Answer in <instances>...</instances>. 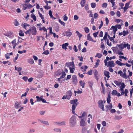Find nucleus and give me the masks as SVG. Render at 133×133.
Masks as SVG:
<instances>
[{"instance_id":"f257e3e1","label":"nucleus","mask_w":133,"mask_h":133,"mask_svg":"<svg viewBox=\"0 0 133 133\" xmlns=\"http://www.w3.org/2000/svg\"><path fill=\"white\" fill-rule=\"evenodd\" d=\"M76 117L74 115H72L69 119V125L70 127H72L76 124Z\"/></svg>"},{"instance_id":"f03ea898","label":"nucleus","mask_w":133,"mask_h":133,"mask_svg":"<svg viewBox=\"0 0 133 133\" xmlns=\"http://www.w3.org/2000/svg\"><path fill=\"white\" fill-rule=\"evenodd\" d=\"M77 100L76 99H75L74 100H71L70 101V103L73 104L72 107V111L73 114H75V108L77 106L76 103L77 102Z\"/></svg>"},{"instance_id":"7ed1b4c3","label":"nucleus","mask_w":133,"mask_h":133,"mask_svg":"<svg viewBox=\"0 0 133 133\" xmlns=\"http://www.w3.org/2000/svg\"><path fill=\"white\" fill-rule=\"evenodd\" d=\"M29 30L30 31V34L35 35L36 34L37 31L36 29L34 26L30 27Z\"/></svg>"},{"instance_id":"20e7f679","label":"nucleus","mask_w":133,"mask_h":133,"mask_svg":"<svg viewBox=\"0 0 133 133\" xmlns=\"http://www.w3.org/2000/svg\"><path fill=\"white\" fill-rule=\"evenodd\" d=\"M103 101L102 100H99L98 102V107L100 108H101V109L103 111H104L105 110L104 108V105L103 104Z\"/></svg>"},{"instance_id":"39448f33","label":"nucleus","mask_w":133,"mask_h":133,"mask_svg":"<svg viewBox=\"0 0 133 133\" xmlns=\"http://www.w3.org/2000/svg\"><path fill=\"white\" fill-rule=\"evenodd\" d=\"M72 82L75 85H76L78 82L76 76L75 75H73L72 76Z\"/></svg>"},{"instance_id":"423d86ee","label":"nucleus","mask_w":133,"mask_h":133,"mask_svg":"<svg viewBox=\"0 0 133 133\" xmlns=\"http://www.w3.org/2000/svg\"><path fill=\"white\" fill-rule=\"evenodd\" d=\"M72 95V93L70 90L66 92V96L67 97V99H70Z\"/></svg>"},{"instance_id":"0eeeda50","label":"nucleus","mask_w":133,"mask_h":133,"mask_svg":"<svg viewBox=\"0 0 133 133\" xmlns=\"http://www.w3.org/2000/svg\"><path fill=\"white\" fill-rule=\"evenodd\" d=\"M117 46H118L121 50L126 48L125 42H124V44L122 43L120 44H117Z\"/></svg>"},{"instance_id":"6e6552de","label":"nucleus","mask_w":133,"mask_h":133,"mask_svg":"<svg viewBox=\"0 0 133 133\" xmlns=\"http://www.w3.org/2000/svg\"><path fill=\"white\" fill-rule=\"evenodd\" d=\"M57 124L58 125H66V121H65L62 122H56L54 123Z\"/></svg>"},{"instance_id":"1a4fd4ad","label":"nucleus","mask_w":133,"mask_h":133,"mask_svg":"<svg viewBox=\"0 0 133 133\" xmlns=\"http://www.w3.org/2000/svg\"><path fill=\"white\" fill-rule=\"evenodd\" d=\"M115 64L114 63L113 61H109L108 62V64L107 66H110V67H114V66Z\"/></svg>"},{"instance_id":"9d476101","label":"nucleus","mask_w":133,"mask_h":133,"mask_svg":"<svg viewBox=\"0 0 133 133\" xmlns=\"http://www.w3.org/2000/svg\"><path fill=\"white\" fill-rule=\"evenodd\" d=\"M66 64H67V66L69 68L71 67V66L72 67H75V65L74 64V61H72V62L70 63H66Z\"/></svg>"},{"instance_id":"9b49d317","label":"nucleus","mask_w":133,"mask_h":133,"mask_svg":"<svg viewBox=\"0 0 133 133\" xmlns=\"http://www.w3.org/2000/svg\"><path fill=\"white\" fill-rule=\"evenodd\" d=\"M86 123L85 121L83 119H81L80 121V125L81 126L83 127L85 125Z\"/></svg>"},{"instance_id":"f8f14e48","label":"nucleus","mask_w":133,"mask_h":133,"mask_svg":"<svg viewBox=\"0 0 133 133\" xmlns=\"http://www.w3.org/2000/svg\"><path fill=\"white\" fill-rule=\"evenodd\" d=\"M38 121H40L43 124H45V125H49V123L48 121H43V120H41L40 119H38Z\"/></svg>"},{"instance_id":"ddd939ff","label":"nucleus","mask_w":133,"mask_h":133,"mask_svg":"<svg viewBox=\"0 0 133 133\" xmlns=\"http://www.w3.org/2000/svg\"><path fill=\"white\" fill-rule=\"evenodd\" d=\"M112 29L113 30V34H115L116 31L117 30V27H116V26H112L110 28V29L111 30Z\"/></svg>"},{"instance_id":"4468645a","label":"nucleus","mask_w":133,"mask_h":133,"mask_svg":"<svg viewBox=\"0 0 133 133\" xmlns=\"http://www.w3.org/2000/svg\"><path fill=\"white\" fill-rule=\"evenodd\" d=\"M104 74L105 76L108 78L107 79L108 80V78H109L110 77L109 75L110 74L109 72L105 70L104 72Z\"/></svg>"},{"instance_id":"2eb2a0df","label":"nucleus","mask_w":133,"mask_h":133,"mask_svg":"<svg viewBox=\"0 0 133 133\" xmlns=\"http://www.w3.org/2000/svg\"><path fill=\"white\" fill-rule=\"evenodd\" d=\"M121 84V86L119 87L120 88V90L121 91H123V89L125 87V85L123 82Z\"/></svg>"},{"instance_id":"dca6fc26","label":"nucleus","mask_w":133,"mask_h":133,"mask_svg":"<svg viewBox=\"0 0 133 133\" xmlns=\"http://www.w3.org/2000/svg\"><path fill=\"white\" fill-rule=\"evenodd\" d=\"M5 35L11 38H12L14 37V36L12 33L11 34L6 33L5 34Z\"/></svg>"},{"instance_id":"f3484780","label":"nucleus","mask_w":133,"mask_h":133,"mask_svg":"<svg viewBox=\"0 0 133 133\" xmlns=\"http://www.w3.org/2000/svg\"><path fill=\"white\" fill-rule=\"evenodd\" d=\"M80 85L82 87V88H84V87L85 83L82 81L81 80L79 81Z\"/></svg>"},{"instance_id":"a211bd4d","label":"nucleus","mask_w":133,"mask_h":133,"mask_svg":"<svg viewBox=\"0 0 133 133\" xmlns=\"http://www.w3.org/2000/svg\"><path fill=\"white\" fill-rule=\"evenodd\" d=\"M68 45L69 44L68 43H66L63 44L62 45V48L65 50H66L67 49L66 47L68 46Z\"/></svg>"},{"instance_id":"6ab92c4d","label":"nucleus","mask_w":133,"mask_h":133,"mask_svg":"<svg viewBox=\"0 0 133 133\" xmlns=\"http://www.w3.org/2000/svg\"><path fill=\"white\" fill-rule=\"evenodd\" d=\"M111 96L110 95V94H109L108 95V97L107 98V102L108 104H110V102L111 101Z\"/></svg>"},{"instance_id":"aec40b11","label":"nucleus","mask_w":133,"mask_h":133,"mask_svg":"<svg viewBox=\"0 0 133 133\" xmlns=\"http://www.w3.org/2000/svg\"><path fill=\"white\" fill-rule=\"evenodd\" d=\"M28 62L30 64H33L34 63V61L33 59L32 58L28 59Z\"/></svg>"},{"instance_id":"412c9836","label":"nucleus","mask_w":133,"mask_h":133,"mask_svg":"<svg viewBox=\"0 0 133 133\" xmlns=\"http://www.w3.org/2000/svg\"><path fill=\"white\" fill-rule=\"evenodd\" d=\"M122 118V117L120 116H118L117 115H115L114 118V119L115 120H119L121 119Z\"/></svg>"},{"instance_id":"4be33fe9","label":"nucleus","mask_w":133,"mask_h":133,"mask_svg":"<svg viewBox=\"0 0 133 133\" xmlns=\"http://www.w3.org/2000/svg\"><path fill=\"white\" fill-rule=\"evenodd\" d=\"M86 2V1L85 0H82L80 2V4L81 5L82 7H83L85 4Z\"/></svg>"},{"instance_id":"5701e85b","label":"nucleus","mask_w":133,"mask_h":133,"mask_svg":"<svg viewBox=\"0 0 133 133\" xmlns=\"http://www.w3.org/2000/svg\"><path fill=\"white\" fill-rule=\"evenodd\" d=\"M69 68L70 70V72L71 73H73L74 72V70H75V67H70Z\"/></svg>"},{"instance_id":"b1692460","label":"nucleus","mask_w":133,"mask_h":133,"mask_svg":"<svg viewBox=\"0 0 133 133\" xmlns=\"http://www.w3.org/2000/svg\"><path fill=\"white\" fill-rule=\"evenodd\" d=\"M72 35V33L70 32L67 31L66 32V35L69 37H70Z\"/></svg>"},{"instance_id":"393cba45","label":"nucleus","mask_w":133,"mask_h":133,"mask_svg":"<svg viewBox=\"0 0 133 133\" xmlns=\"http://www.w3.org/2000/svg\"><path fill=\"white\" fill-rule=\"evenodd\" d=\"M76 33H77V35L78 36L79 39H80V38L82 37V35L80 34L79 31H76Z\"/></svg>"},{"instance_id":"a878e982","label":"nucleus","mask_w":133,"mask_h":133,"mask_svg":"<svg viewBox=\"0 0 133 133\" xmlns=\"http://www.w3.org/2000/svg\"><path fill=\"white\" fill-rule=\"evenodd\" d=\"M102 56V55L100 53H97L96 55L95 56V57H97L98 58H100Z\"/></svg>"},{"instance_id":"bb28decb","label":"nucleus","mask_w":133,"mask_h":133,"mask_svg":"<svg viewBox=\"0 0 133 133\" xmlns=\"http://www.w3.org/2000/svg\"><path fill=\"white\" fill-rule=\"evenodd\" d=\"M22 69V68L21 67H16V66H15V70L18 72L21 71Z\"/></svg>"},{"instance_id":"cd10ccee","label":"nucleus","mask_w":133,"mask_h":133,"mask_svg":"<svg viewBox=\"0 0 133 133\" xmlns=\"http://www.w3.org/2000/svg\"><path fill=\"white\" fill-rule=\"evenodd\" d=\"M31 17L35 21H36V16L34 14H32L31 15Z\"/></svg>"},{"instance_id":"c85d7f7f","label":"nucleus","mask_w":133,"mask_h":133,"mask_svg":"<svg viewBox=\"0 0 133 133\" xmlns=\"http://www.w3.org/2000/svg\"><path fill=\"white\" fill-rule=\"evenodd\" d=\"M22 26L23 28L26 29V27L27 26H29L30 25L29 24H28L26 23H24L23 25V26L22 25Z\"/></svg>"},{"instance_id":"c756f323","label":"nucleus","mask_w":133,"mask_h":133,"mask_svg":"<svg viewBox=\"0 0 133 133\" xmlns=\"http://www.w3.org/2000/svg\"><path fill=\"white\" fill-rule=\"evenodd\" d=\"M66 75V74L65 72L64 71L62 72V75L60 76V78H64Z\"/></svg>"},{"instance_id":"7c9ffc66","label":"nucleus","mask_w":133,"mask_h":133,"mask_svg":"<svg viewBox=\"0 0 133 133\" xmlns=\"http://www.w3.org/2000/svg\"><path fill=\"white\" fill-rule=\"evenodd\" d=\"M20 106L21 105L18 102H16V103L15 105V107L16 108H18L20 107Z\"/></svg>"},{"instance_id":"2f4dec72","label":"nucleus","mask_w":133,"mask_h":133,"mask_svg":"<svg viewBox=\"0 0 133 133\" xmlns=\"http://www.w3.org/2000/svg\"><path fill=\"white\" fill-rule=\"evenodd\" d=\"M123 36H125L126 35L128 34L129 33V32L128 31H127L125 30H123Z\"/></svg>"},{"instance_id":"473e14b6","label":"nucleus","mask_w":133,"mask_h":133,"mask_svg":"<svg viewBox=\"0 0 133 133\" xmlns=\"http://www.w3.org/2000/svg\"><path fill=\"white\" fill-rule=\"evenodd\" d=\"M87 39L88 40H89L90 41L94 42H96V41H95L93 40L92 37L91 36H90V37H88L87 38Z\"/></svg>"},{"instance_id":"72a5a7b5","label":"nucleus","mask_w":133,"mask_h":133,"mask_svg":"<svg viewBox=\"0 0 133 133\" xmlns=\"http://www.w3.org/2000/svg\"><path fill=\"white\" fill-rule=\"evenodd\" d=\"M117 94V92L116 90H114L112 91L111 94L112 95H116Z\"/></svg>"},{"instance_id":"f704fd0d","label":"nucleus","mask_w":133,"mask_h":133,"mask_svg":"<svg viewBox=\"0 0 133 133\" xmlns=\"http://www.w3.org/2000/svg\"><path fill=\"white\" fill-rule=\"evenodd\" d=\"M89 85L91 89H92V86L93 84V82L91 81H89L88 82Z\"/></svg>"},{"instance_id":"c9c22d12","label":"nucleus","mask_w":133,"mask_h":133,"mask_svg":"<svg viewBox=\"0 0 133 133\" xmlns=\"http://www.w3.org/2000/svg\"><path fill=\"white\" fill-rule=\"evenodd\" d=\"M114 83L117 86H120L122 83L121 82H119L117 81H115Z\"/></svg>"},{"instance_id":"e433bc0d","label":"nucleus","mask_w":133,"mask_h":133,"mask_svg":"<svg viewBox=\"0 0 133 133\" xmlns=\"http://www.w3.org/2000/svg\"><path fill=\"white\" fill-rule=\"evenodd\" d=\"M54 130L56 132H61V129L59 128H55L54 129Z\"/></svg>"},{"instance_id":"4c0bfd02","label":"nucleus","mask_w":133,"mask_h":133,"mask_svg":"<svg viewBox=\"0 0 133 133\" xmlns=\"http://www.w3.org/2000/svg\"><path fill=\"white\" fill-rule=\"evenodd\" d=\"M14 24L16 26H18L19 25V23L18 21L16 19L15 20L14 22Z\"/></svg>"},{"instance_id":"58836bf2","label":"nucleus","mask_w":133,"mask_h":133,"mask_svg":"<svg viewBox=\"0 0 133 133\" xmlns=\"http://www.w3.org/2000/svg\"><path fill=\"white\" fill-rule=\"evenodd\" d=\"M84 30L85 32L87 33H88L89 31V29L88 27L85 28L84 29Z\"/></svg>"},{"instance_id":"ea45409f","label":"nucleus","mask_w":133,"mask_h":133,"mask_svg":"<svg viewBox=\"0 0 133 133\" xmlns=\"http://www.w3.org/2000/svg\"><path fill=\"white\" fill-rule=\"evenodd\" d=\"M36 98H37L36 101L37 102H39L41 101L42 98L38 96H37Z\"/></svg>"},{"instance_id":"a19ab883","label":"nucleus","mask_w":133,"mask_h":133,"mask_svg":"<svg viewBox=\"0 0 133 133\" xmlns=\"http://www.w3.org/2000/svg\"><path fill=\"white\" fill-rule=\"evenodd\" d=\"M58 21L61 25L64 26L65 25V23L64 22L61 21L60 19H59Z\"/></svg>"},{"instance_id":"79ce46f5","label":"nucleus","mask_w":133,"mask_h":133,"mask_svg":"<svg viewBox=\"0 0 133 133\" xmlns=\"http://www.w3.org/2000/svg\"><path fill=\"white\" fill-rule=\"evenodd\" d=\"M108 36V32H105V35L103 37V39L104 40H106Z\"/></svg>"},{"instance_id":"37998d69","label":"nucleus","mask_w":133,"mask_h":133,"mask_svg":"<svg viewBox=\"0 0 133 133\" xmlns=\"http://www.w3.org/2000/svg\"><path fill=\"white\" fill-rule=\"evenodd\" d=\"M28 5L26 4H24L23 6V10H25L28 8Z\"/></svg>"},{"instance_id":"c03bdc74","label":"nucleus","mask_w":133,"mask_h":133,"mask_svg":"<svg viewBox=\"0 0 133 133\" xmlns=\"http://www.w3.org/2000/svg\"><path fill=\"white\" fill-rule=\"evenodd\" d=\"M19 35L21 36H24V34L21 30H20L19 34Z\"/></svg>"},{"instance_id":"a18cd8bd","label":"nucleus","mask_w":133,"mask_h":133,"mask_svg":"<svg viewBox=\"0 0 133 133\" xmlns=\"http://www.w3.org/2000/svg\"><path fill=\"white\" fill-rule=\"evenodd\" d=\"M107 6V4L106 3H103L102 5V7L106 8Z\"/></svg>"},{"instance_id":"49530a36","label":"nucleus","mask_w":133,"mask_h":133,"mask_svg":"<svg viewBox=\"0 0 133 133\" xmlns=\"http://www.w3.org/2000/svg\"><path fill=\"white\" fill-rule=\"evenodd\" d=\"M91 6L92 8H94L96 6V4L95 3H92L91 4Z\"/></svg>"},{"instance_id":"de8ad7c7","label":"nucleus","mask_w":133,"mask_h":133,"mask_svg":"<svg viewBox=\"0 0 133 133\" xmlns=\"http://www.w3.org/2000/svg\"><path fill=\"white\" fill-rule=\"evenodd\" d=\"M122 76L125 79H127L128 78L126 73H124Z\"/></svg>"},{"instance_id":"09e8293b","label":"nucleus","mask_w":133,"mask_h":133,"mask_svg":"<svg viewBox=\"0 0 133 133\" xmlns=\"http://www.w3.org/2000/svg\"><path fill=\"white\" fill-rule=\"evenodd\" d=\"M49 52L48 50H46L44 52L42 53V54H45L47 55L49 54Z\"/></svg>"},{"instance_id":"8fccbe9b","label":"nucleus","mask_w":133,"mask_h":133,"mask_svg":"<svg viewBox=\"0 0 133 133\" xmlns=\"http://www.w3.org/2000/svg\"><path fill=\"white\" fill-rule=\"evenodd\" d=\"M74 93H75V96H76V93H77V94H81L82 93V91H80L79 90H78L77 91H74Z\"/></svg>"},{"instance_id":"3c124183","label":"nucleus","mask_w":133,"mask_h":133,"mask_svg":"<svg viewBox=\"0 0 133 133\" xmlns=\"http://www.w3.org/2000/svg\"><path fill=\"white\" fill-rule=\"evenodd\" d=\"M26 50H23V51H18V52L20 54H22L23 53H25L26 52Z\"/></svg>"},{"instance_id":"603ef678","label":"nucleus","mask_w":133,"mask_h":133,"mask_svg":"<svg viewBox=\"0 0 133 133\" xmlns=\"http://www.w3.org/2000/svg\"><path fill=\"white\" fill-rule=\"evenodd\" d=\"M92 70L91 69L90 70V71H89L87 72L86 74L88 75H91L92 74Z\"/></svg>"},{"instance_id":"864d4df0","label":"nucleus","mask_w":133,"mask_h":133,"mask_svg":"<svg viewBox=\"0 0 133 133\" xmlns=\"http://www.w3.org/2000/svg\"><path fill=\"white\" fill-rule=\"evenodd\" d=\"M116 63L118 65H119L120 66H121L122 63H121L120 61L118 60H117L116 62Z\"/></svg>"},{"instance_id":"5fc2aeb1","label":"nucleus","mask_w":133,"mask_h":133,"mask_svg":"<svg viewBox=\"0 0 133 133\" xmlns=\"http://www.w3.org/2000/svg\"><path fill=\"white\" fill-rule=\"evenodd\" d=\"M115 0H111L110 2L112 4V7H113L114 6L115 2H114Z\"/></svg>"},{"instance_id":"6e6d98bb","label":"nucleus","mask_w":133,"mask_h":133,"mask_svg":"<svg viewBox=\"0 0 133 133\" xmlns=\"http://www.w3.org/2000/svg\"><path fill=\"white\" fill-rule=\"evenodd\" d=\"M49 14L51 18L53 17V16L52 15V12L51 10L49 11Z\"/></svg>"},{"instance_id":"4d7b16f0","label":"nucleus","mask_w":133,"mask_h":133,"mask_svg":"<svg viewBox=\"0 0 133 133\" xmlns=\"http://www.w3.org/2000/svg\"><path fill=\"white\" fill-rule=\"evenodd\" d=\"M107 44L109 46H111L112 44L111 42H110L109 43V39H108L107 40Z\"/></svg>"},{"instance_id":"13d9d810","label":"nucleus","mask_w":133,"mask_h":133,"mask_svg":"<svg viewBox=\"0 0 133 133\" xmlns=\"http://www.w3.org/2000/svg\"><path fill=\"white\" fill-rule=\"evenodd\" d=\"M94 18L96 19L98 17V14L96 13H95L94 15Z\"/></svg>"},{"instance_id":"bf43d9fd","label":"nucleus","mask_w":133,"mask_h":133,"mask_svg":"<svg viewBox=\"0 0 133 133\" xmlns=\"http://www.w3.org/2000/svg\"><path fill=\"white\" fill-rule=\"evenodd\" d=\"M103 21H101V24L99 27V29H100L101 28L102 26H103Z\"/></svg>"},{"instance_id":"052dcab7","label":"nucleus","mask_w":133,"mask_h":133,"mask_svg":"<svg viewBox=\"0 0 133 133\" xmlns=\"http://www.w3.org/2000/svg\"><path fill=\"white\" fill-rule=\"evenodd\" d=\"M125 46L126 47H127V49L129 50L130 49V45L128 43H127V44L125 43Z\"/></svg>"},{"instance_id":"680f3d73","label":"nucleus","mask_w":133,"mask_h":133,"mask_svg":"<svg viewBox=\"0 0 133 133\" xmlns=\"http://www.w3.org/2000/svg\"><path fill=\"white\" fill-rule=\"evenodd\" d=\"M5 57L7 59H8L10 58L9 54L8 53L5 55Z\"/></svg>"},{"instance_id":"e2e57ef3","label":"nucleus","mask_w":133,"mask_h":133,"mask_svg":"<svg viewBox=\"0 0 133 133\" xmlns=\"http://www.w3.org/2000/svg\"><path fill=\"white\" fill-rule=\"evenodd\" d=\"M71 78V75H68L67 76V77L66 78H65V80L66 81H67L68 79H70Z\"/></svg>"},{"instance_id":"0e129e2a","label":"nucleus","mask_w":133,"mask_h":133,"mask_svg":"<svg viewBox=\"0 0 133 133\" xmlns=\"http://www.w3.org/2000/svg\"><path fill=\"white\" fill-rule=\"evenodd\" d=\"M109 104H110L108 105V106H106V107L108 108H109L110 109H111L112 108V105L111 104H110V103Z\"/></svg>"},{"instance_id":"69168bd1","label":"nucleus","mask_w":133,"mask_h":133,"mask_svg":"<svg viewBox=\"0 0 133 133\" xmlns=\"http://www.w3.org/2000/svg\"><path fill=\"white\" fill-rule=\"evenodd\" d=\"M78 17L76 15H75L74 16V19L75 20H77L78 19Z\"/></svg>"},{"instance_id":"338daca9","label":"nucleus","mask_w":133,"mask_h":133,"mask_svg":"<svg viewBox=\"0 0 133 133\" xmlns=\"http://www.w3.org/2000/svg\"><path fill=\"white\" fill-rule=\"evenodd\" d=\"M102 125H103L104 126H105L106 125V122L105 121H103L102 122Z\"/></svg>"},{"instance_id":"774afa93","label":"nucleus","mask_w":133,"mask_h":133,"mask_svg":"<svg viewBox=\"0 0 133 133\" xmlns=\"http://www.w3.org/2000/svg\"><path fill=\"white\" fill-rule=\"evenodd\" d=\"M98 31L95 32L93 34V36L95 37H97V35L98 34Z\"/></svg>"}]
</instances>
